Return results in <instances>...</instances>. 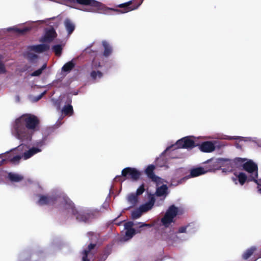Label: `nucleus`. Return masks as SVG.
Here are the masks:
<instances>
[{"instance_id":"0eeeda50","label":"nucleus","mask_w":261,"mask_h":261,"mask_svg":"<svg viewBox=\"0 0 261 261\" xmlns=\"http://www.w3.org/2000/svg\"><path fill=\"white\" fill-rule=\"evenodd\" d=\"M232 160L228 159H224V158H219L215 162H210V166H211V169L210 170H215L216 169H219L221 166H226L227 170H229L230 171H232V170L235 168L234 167L232 166L229 163V161H232Z\"/></svg>"},{"instance_id":"473e14b6","label":"nucleus","mask_w":261,"mask_h":261,"mask_svg":"<svg viewBox=\"0 0 261 261\" xmlns=\"http://www.w3.org/2000/svg\"><path fill=\"white\" fill-rule=\"evenodd\" d=\"M103 75L102 73L99 71H92L90 73V76L93 80H96L97 77L101 78Z\"/></svg>"},{"instance_id":"dca6fc26","label":"nucleus","mask_w":261,"mask_h":261,"mask_svg":"<svg viewBox=\"0 0 261 261\" xmlns=\"http://www.w3.org/2000/svg\"><path fill=\"white\" fill-rule=\"evenodd\" d=\"M61 203L66 210H71L72 215L76 214V209L75 207L74 204L68 197L64 196Z\"/></svg>"},{"instance_id":"a211bd4d","label":"nucleus","mask_w":261,"mask_h":261,"mask_svg":"<svg viewBox=\"0 0 261 261\" xmlns=\"http://www.w3.org/2000/svg\"><path fill=\"white\" fill-rule=\"evenodd\" d=\"M67 102L68 105H65L62 110V112L65 115L71 116L73 114V109L72 106L71 105L72 102V98L70 96H68Z\"/></svg>"},{"instance_id":"a878e982","label":"nucleus","mask_w":261,"mask_h":261,"mask_svg":"<svg viewBox=\"0 0 261 261\" xmlns=\"http://www.w3.org/2000/svg\"><path fill=\"white\" fill-rule=\"evenodd\" d=\"M8 177L10 180L13 182H19L23 178V176L17 174L9 173Z\"/></svg>"},{"instance_id":"bb28decb","label":"nucleus","mask_w":261,"mask_h":261,"mask_svg":"<svg viewBox=\"0 0 261 261\" xmlns=\"http://www.w3.org/2000/svg\"><path fill=\"white\" fill-rule=\"evenodd\" d=\"M31 51L28 50L26 53V57L27 59L31 63H35V61L38 58V55L32 53Z\"/></svg>"},{"instance_id":"4be33fe9","label":"nucleus","mask_w":261,"mask_h":261,"mask_svg":"<svg viewBox=\"0 0 261 261\" xmlns=\"http://www.w3.org/2000/svg\"><path fill=\"white\" fill-rule=\"evenodd\" d=\"M102 44L104 47L103 55L106 57H108L112 54V48L109 43L105 40L102 42Z\"/></svg>"},{"instance_id":"2eb2a0df","label":"nucleus","mask_w":261,"mask_h":261,"mask_svg":"<svg viewBox=\"0 0 261 261\" xmlns=\"http://www.w3.org/2000/svg\"><path fill=\"white\" fill-rule=\"evenodd\" d=\"M138 224L139 225V226L138 227V229L137 230V232L136 231V230L134 228L126 230L125 236L126 237H127L128 239H130L136 233H140L141 232V230H140V229H141L144 227H151L152 226V225L151 224H147V223H142V222H139Z\"/></svg>"},{"instance_id":"7ed1b4c3","label":"nucleus","mask_w":261,"mask_h":261,"mask_svg":"<svg viewBox=\"0 0 261 261\" xmlns=\"http://www.w3.org/2000/svg\"><path fill=\"white\" fill-rule=\"evenodd\" d=\"M197 146L198 144L192 139L191 137L188 136L178 140L175 144L168 146L165 151L167 152L170 150H174L177 148L192 149Z\"/></svg>"},{"instance_id":"c85d7f7f","label":"nucleus","mask_w":261,"mask_h":261,"mask_svg":"<svg viewBox=\"0 0 261 261\" xmlns=\"http://www.w3.org/2000/svg\"><path fill=\"white\" fill-rule=\"evenodd\" d=\"M142 212L140 207L132 212L131 217L133 219H136L140 218L142 215Z\"/></svg>"},{"instance_id":"58836bf2","label":"nucleus","mask_w":261,"mask_h":261,"mask_svg":"<svg viewBox=\"0 0 261 261\" xmlns=\"http://www.w3.org/2000/svg\"><path fill=\"white\" fill-rule=\"evenodd\" d=\"M170 235H168L167 236H166V235L165 234H163L162 235L163 239H164L165 240H166V241H169L170 240H172V237L171 236H171V235H173L174 234V233H173V231H172V230H170Z\"/></svg>"},{"instance_id":"c9c22d12","label":"nucleus","mask_w":261,"mask_h":261,"mask_svg":"<svg viewBox=\"0 0 261 261\" xmlns=\"http://www.w3.org/2000/svg\"><path fill=\"white\" fill-rule=\"evenodd\" d=\"M22 156L20 155H15L10 159L11 162L13 163H18L21 159Z\"/></svg>"},{"instance_id":"c03bdc74","label":"nucleus","mask_w":261,"mask_h":261,"mask_svg":"<svg viewBox=\"0 0 261 261\" xmlns=\"http://www.w3.org/2000/svg\"><path fill=\"white\" fill-rule=\"evenodd\" d=\"M45 92H44L41 93L37 97H36L35 101H38L39 100H40L43 97V96L45 94Z\"/></svg>"},{"instance_id":"4c0bfd02","label":"nucleus","mask_w":261,"mask_h":261,"mask_svg":"<svg viewBox=\"0 0 261 261\" xmlns=\"http://www.w3.org/2000/svg\"><path fill=\"white\" fill-rule=\"evenodd\" d=\"M134 225V223L132 221H128L124 224V228L126 230L129 229H133V226Z\"/></svg>"},{"instance_id":"a18cd8bd","label":"nucleus","mask_w":261,"mask_h":261,"mask_svg":"<svg viewBox=\"0 0 261 261\" xmlns=\"http://www.w3.org/2000/svg\"><path fill=\"white\" fill-rule=\"evenodd\" d=\"M114 180L115 181H121L122 182L123 180H121V175H117L115 177Z\"/></svg>"},{"instance_id":"c756f323","label":"nucleus","mask_w":261,"mask_h":261,"mask_svg":"<svg viewBox=\"0 0 261 261\" xmlns=\"http://www.w3.org/2000/svg\"><path fill=\"white\" fill-rule=\"evenodd\" d=\"M128 201L133 205L137 204L138 201V196L135 194H131L128 196Z\"/></svg>"},{"instance_id":"423d86ee","label":"nucleus","mask_w":261,"mask_h":261,"mask_svg":"<svg viewBox=\"0 0 261 261\" xmlns=\"http://www.w3.org/2000/svg\"><path fill=\"white\" fill-rule=\"evenodd\" d=\"M234 176L231 177V179L235 185L238 183L241 186H243L246 182H249L255 179V177H257V174L254 173L247 176L244 172L234 173Z\"/></svg>"},{"instance_id":"ea45409f","label":"nucleus","mask_w":261,"mask_h":261,"mask_svg":"<svg viewBox=\"0 0 261 261\" xmlns=\"http://www.w3.org/2000/svg\"><path fill=\"white\" fill-rule=\"evenodd\" d=\"M190 226V225H187L186 226L180 227L178 228V231L177 233H186L187 229Z\"/></svg>"},{"instance_id":"f3484780","label":"nucleus","mask_w":261,"mask_h":261,"mask_svg":"<svg viewBox=\"0 0 261 261\" xmlns=\"http://www.w3.org/2000/svg\"><path fill=\"white\" fill-rule=\"evenodd\" d=\"M210 169L211 168L206 170H205L202 167H197L193 168L190 171V174L185 177L183 179H187L190 177H197L202 175L205 173L207 171H211L212 170H210Z\"/></svg>"},{"instance_id":"ddd939ff","label":"nucleus","mask_w":261,"mask_h":261,"mask_svg":"<svg viewBox=\"0 0 261 261\" xmlns=\"http://www.w3.org/2000/svg\"><path fill=\"white\" fill-rule=\"evenodd\" d=\"M49 45L47 44H41L38 45H29L27 49L29 51H33L37 53H41L48 50L49 49Z\"/></svg>"},{"instance_id":"f257e3e1","label":"nucleus","mask_w":261,"mask_h":261,"mask_svg":"<svg viewBox=\"0 0 261 261\" xmlns=\"http://www.w3.org/2000/svg\"><path fill=\"white\" fill-rule=\"evenodd\" d=\"M40 120L35 115L25 114L15 120L13 125L15 137L21 141L28 142L32 139V133L39 129Z\"/></svg>"},{"instance_id":"a19ab883","label":"nucleus","mask_w":261,"mask_h":261,"mask_svg":"<svg viewBox=\"0 0 261 261\" xmlns=\"http://www.w3.org/2000/svg\"><path fill=\"white\" fill-rule=\"evenodd\" d=\"M6 70L4 63L0 61V74L5 73Z\"/></svg>"},{"instance_id":"6ab92c4d","label":"nucleus","mask_w":261,"mask_h":261,"mask_svg":"<svg viewBox=\"0 0 261 261\" xmlns=\"http://www.w3.org/2000/svg\"><path fill=\"white\" fill-rule=\"evenodd\" d=\"M64 24L68 35H70L74 31L75 26L73 22L69 18H66L64 21Z\"/></svg>"},{"instance_id":"5701e85b","label":"nucleus","mask_w":261,"mask_h":261,"mask_svg":"<svg viewBox=\"0 0 261 261\" xmlns=\"http://www.w3.org/2000/svg\"><path fill=\"white\" fill-rule=\"evenodd\" d=\"M168 187L166 185H163L156 189L155 195L158 197L163 196L167 194Z\"/></svg>"},{"instance_id":"8fccbe9b","label":"nucleus","mask_w":261,"mask_h":261,"mask_svg":"<svg viewBox=\"0 0 261 261\" xmlns=\"http://www.w3.org/2000/svg\"><path fill=\"white\" fill-rule=\"evenodd\" d=\"M226 170H225V169H223V172H226Z\"/></svg>"},{"instance_id":"4468645a","label":"nucleus","mask_w":261,"mask_h":261,"mask_svg":"<svg viewBox=\"0 0 261 261\" xmlns=\"http://www.w3.org/2000/svg\"><path fill=\"white\" fill-rule=\"evenodd\" d=\"M199 149L203 152H211L215 149V144L211 141H205L200 144H198Z\"/></svg>"},{"instance_id":"de8ad7c7","label":"nucleus","mask_w":261,"mask_h":261,"mask_svg":"<svg viewBox=\"0 0 261 261\" xmlns=\"http://www.w3.org/2000/svg\"><path fill=\"white\" fill-rule=\"evenodd\" d=\"M5 161L6 160L5 159L0 158V166L3 165Z\"/></svg>"},{"instance_id":"393cba45","label":"nucleus","mask_w":261,"mask_h":261,"mask_svg":"<svg viewBox=\"0 0 261 261\" xmlns=\"http://www.w3.org/2000/svg\"><path fill=\"white\" fill-rule=\"evenodd\" d=\"M245 161V159L240 158H236L232 161H229L230 163V164L233 167L236 168H238Z\"/></svg>"},{"instance_id":"aec40b11","label":"nucleus","mask_w":261,"mask_h":261,"mask_svg":"<svg viewBox=\"0 0 261 261\" xmlns=\"http://www.w3.org/2000/svg\"><path fill=\"white\" fill-rule=\"evenodd\" d=\"M155 199L153 197H151L149 202L145 203L140 206V209L142 213H145L151 210L154 205Z\"/></svg>"},{"instance_id":"6e6552de","label":"nucleus","mask_w":261,"mask_h":261,"mask_svg":"<svg viewBox=\"0 0 261 261\" xmlns=\"http://www.w3.org/2000/svg\"><path fill=\"white\" fill-rule=\"evenodd\" d=\"M141 173L135 168L126 167L121 172V176L126 179H130L133 181H137L140 177Z\"/></svg>"},{"instance_id":"49530a36","label":"nucleus","mask_w":261,"mask_h":261,"mask_svg":"<svg viewBox=\"0 0 261 261\" xmlns=\"http://www.w3.org/2000/svg\"><path fill=\"white\" fill-rule=\"evenodd\" d=\"M88 255L86 254H83V256L82 258L83 261H90V260L88 258Z\"/></svg>"},{"instance_id":"39448f33","label":"nucleus","mask_w":261,"mask_h":261,"mask_svg":"<svg viewBox=\"0 0 261 261\" xmlns=\"http://www.w3.org/2000/svg\"><path fill=\"white\" fill-rule=\"evenodd\" d=\"M178 213V209L174 205H172L167 210L164 216L161 219V222L165 227H168L173 222V219Z\"/></svg>"},{"instance_id":"72a5a7b5","label":"nucleus","mask_w":261,"mask_h":261,"mask_svg":"<svg viewBox=\"0 0 261 261\" xmlns=\"http://www.w3.org/2000/svg\"><path fill=\"white\" fill-rule=\"evenodd\" d=\"M96 244L90 243L87 248L83 251V254L88 255L90 251H91L96 247Z\"/></svg>"},{"instance_id":"2f4dec72","label":"nucleus","mask_w":261,"mask_h":261,"mask_svg":"<svg viewBox=\"0 0 261 261\" xmlns=\"http://www.w3.org/2000/svg\"><path fill=\"white\" fill-rule=\"evenodd\" d=\"M46 68V64H44L43 66L40 69L35 70L33 72L31 73V76H39L42 73L43 70H44Z\"/></svg>"},{"instance_id":"cd10ccee","label":"nucleus","mask_w":261,"mask_h":261,"mask_svg":"<svg viewBox=\"0 0 261 261\" xmlns=\"http://www.w3.org/2000/svg\"><path fill=\"white\" fill-rule=\"evenodd\" d=\"M75 64L72 61L66 63L62 67V70L67 72L71 70L74 67Z\"/></svg>"},{"instance_id":"20e7f679","label":"nucleus","mask_w":261,"mask_h":261,"mask_svg":"<svg viewBox=\"0 0 261 261\" xmlns=\"http://www.w3.org/2000/svg\"><path fill=\"white\" fill-rule=\"evenodd\" d=\"M99 214V212L98 210L87 209L80 212L76 210V214L73 215L79 221L86 222L97 217Z\"/></svg>"},{"instance_id":"09e8293b","label":"nucleus","mask_w":261,"mask_h":261,"mask_svg":"<svg viewBox=\"0 0 261 261\" xmlns=\"http://www.w3.org/2000/svg\"><path fill=\"white\" fill-rule=\"evenodd\" d=\"M258 192H259V193H260V194H261V188H258Z\"/></svg>"},{"instance_id":"79ce46f5","label":"nucleus","mask_w":261,"mask_h":261,"mask_svg":"<svg viewBox=\"0 0 261 261\" xmlns=\"http://www.w3.org/2000/svg\"><path fill=\"white\" fill-rule=\"evenodd\" d=\"M257 177H255L254 180H252V181H254L257 185V188H259V187H261V179L257 180L256 178Z\"/></svg>"},{"instance_id":"e433bc0d","label":"nucleus","mask_w":261,"mask_h":261,"mask_svg":"<svg viewBox=\"0 0 261 261\" xmlns=\"http://www.w3.org/2000/svg\"><path fill=\"white\" fill-rule=\"evenodd\" d=\"M144 191H145L144 186V184H142L137 190L136 194L137 196L143 194V193L144 192Z\"/></svg>"},{"instance_id":"9d476101","label":"nucleus","mask_w":261,"mask_h":261,"mask_svg":"<svg viewBox=\"0 0 261 261\" xmlns=\"http://www.w3.org/2000/svg\"><path fill=\"white\" fill-rule=\"evenodd\" d=\"M38 203L40 205H52L57 200V196L40 195Z\"/></svg>"},{"instance_id":"412c9836","label":"nucleus","mask_w":261,"mask_h":261,"mask_svg":"<svg viewBox=\"0 0 261 261\" xmlns=\"http://www.w3.org/2000/svg\"><path fill=\"white\" fill-rule=\"evenodd\" d=\"M40 151L41 150L38 148L33 147L29 150L24 152L22 156L23 157L24 159L27 160Z\"/></svg>"},{"instance_id":"f03ea898","label":"nucleus","mask_w":261,"mask_h":261,"mask_svg":"<svg viewBox=\"0 0 261 261\" xmlns=\"http://www.w3.org/2000/svg\"><path fill=\"white\" fill-rule=\"evenodd\" d=\"M70 3H77L80 5L88 6L90 7L89 11L93 12L101 13L105 10L113 11L118 13H125L137 9L140 4L135 6L132 5V1H130L126 3L120 4L117 7L121 9L106 8L100 2L95 0H68Z\"/></svg>"},{"instance_id":"9b49d317","label":"nucleus","mask_w":261,"mask_h":261,"mask_svg":"<svg viewBox=\"0 0 261 261\" xmlns=\"http://www.w3.org/2000/svg\"><path fill=\"white\" fill-rule=\"evenodd\" d=\"M155 167L153 165H149L147 166L145 170V173L148 178L154 182H158L160 181V178L155 175L154 170Z\"/></svg>"},{"instance_id":"7c9ffc66","label":"nucleus","mask_w":261,"mask_h":261,"mask_svg":"<svg viewBox=\"0 0 261 261\" xmlns=\"http://www.w3.org/2000/svg\"><path fill=\"white\" fill-rule=\"evenodd\" d=\"M53 51L55 52V55L57 56H60L62 51V47L61 45L58 44L54 45L52 47Z\"/></svg>"},{"instance_id":"f704fd0d","label":"nucleus","mask_w":261,"mask_h":261,"mask_svg":"<svg viewBox=\"0 0 261 261\" xmlns=\"http://www.w3.org/2000/svg\"><path fill=\"white\" fill-rule=\"evenodd\" d=\"M14 30H15V32L19 34H24L28 31H29L30 29L28 28H24L23 29L15 28L14 29Z\"/></svg>"},{"instance_id":"b1692460","label":"nucleus","mask_w":261,"mask_h":261,"mask_svg":"<svg viewBox=\"0 0 261 261\" xmlns=\"http://www.w3.org/2000/svg\"><path fill=\"white\" fill-rule=\"evenodd\" d=\"M256 248L255 246H252L247 249L243 254L242 258L245 260L248 259L253 254L254 251H256Z\"/></svg>"},{"instance_id":"f8f14e48","label":"nucleus","mask_w":261,"mask_h":261,"mask_svg":"<svg viewBox=\"0 0 261 261\" xmlns=\"http://www.w3.org/2000/svg\"><path fill=\"white\" fill-rule=\"evenodd\" d=\"M243 169L248 172V173H250V175H252L254 173H257V166L256 164H255L254 162H253L252 161L250 160L245 163H243Z\"/></svg>"},{"instance_id":"1a4fd4ad","label":"nucleus","mask_w":261,"mask_h":261,"mask_svg":"<svg viewBox=\"0 0 261 261\" xmlns=\"http://www.w3.org/2000/svg\"><path fill=\"white\" fill-rule=\"evenodd\" d=\"M57 34L53 28H50L45 31V34L40 39V42L42 43H50L57 37Z\"/></svg>"},{"instance_id":"37998d69","label":"nucleus","mask_w":261,"mask_h":261,"mask_svg":"<svg viewBox=\"0 0 261 261\" xmlns=\"http://www.w3.org/2000/svg\"><path fill=\"white\" fill-rule=\"evenodd\" d=\"M24 147H27L26 145H24L23 144H20L18 147L15 148V150H21L23 149Z\"/></svg>"}]
</instances>
